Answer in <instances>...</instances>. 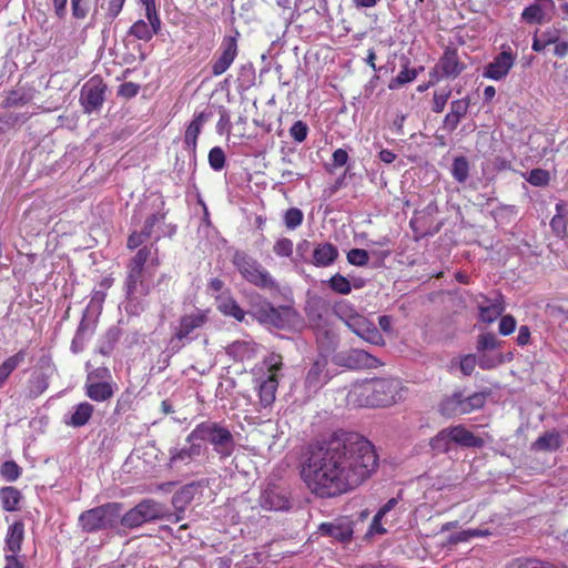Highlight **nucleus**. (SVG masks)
<instances>
[{"label":"nucleus","instance_id":"1","mask_svg":"<svg viewBox=\"0 0 568 568\" xmlns=\"http://www.w3.org/2000/svg\"><path fill=\"white\" fill-rule=\"evenodd\" d=\"M378 467V456L371 442L348 434L308 450L301 466V478L321 498H332L354 490Z\"/></svg>","mask_w":568,"mask_h":568},{"label":"nucleus","instance_id":"2","mask_svg":"<svg viewBox=\"0 0 568 568\" xmlns=\"http://www.w3.org/2000/svg\"><path fill=\"white\" fill-rule=\"evenodd\" d=\"M160 265V250L155 243L141 246L126 264L124 287L128 297H132L136 293L149 295L150 281L153 276L151 268L156 270Z\"/></svg>","mask_w":568,"mask_h":568},{"label":"nucleus","instance_id":"3","mask_svg":"<svg viewBox=\"0 0 568 568\" xmlns=\"http://www.w3.org/2000/svg\"><path fill=\"white\" fill-rule=\"evenodd\" d=\"M404 389L398 378H377L355 387L356 403L366 407H387L402 398Z\"/></svg>","mask_w":568,"mask_h":568},{"label":"nucleus","instance_id":"4","mask_svg":"<svg viewBox=\"0 0 568 568\" xmlns=\"http://www.w3.org/2000/svg\"><path fill=\"white\" fill-rule=\"evenodd\" d=\"M192 440L210 443L221 459L229 458L235 449L231 430L217 422L205 420L197 424L185 438V442Z\"/></svg>","mask_w":568,"mask_h":568},{"label":"nucleus","instance_id":"5","mask_svg":"<svg viewBox=\"0 0 568 568\" xmlns=\"http://www.w3.org/2000/svg\"><path fill=\"white\" fill-rule=\"evenodd\" d=\"M263 365L266 368V375L254 381L258 410L271 408L276 399L280 376L283 369V357L280 354L272 353L264 358Z\"/></svg>","mask_w":568,"mask_h":568},{"label":"nucleus","instance_id":"6","mask_svg":"<svg viewBox=\"0 0 568 568\" xmlns=\"http://www.w3.org/2000/svg\"><path fill=\"white\" fill-rule=\"evenodd\" d=\"M304 312L310 327L316 335V341L322 346L331 345L335 339L329 320V304L323 297L313 296L306 301Z\"/></svg>","mask_w":568,"mask_h":568},{"label":"nucleus","instance_id":"7","mask_svg":"<svg viewBox=\"0 0 568 568\" xmlns=\"http://www.w3.org/2000/svg\"><path fill=\"white\" fill-rule=\"evenodd\" d=\"M334 313L357 336L373 345H384L385 341L378 328L365 316L356 313L346 303L336 304Z\"/></svg>","mask_w":568,"mask_h":568},{"label":"nucleus","instance_id":"8","mask_svg":"<svg viewBox=\"0 0 568 568\" xmlns=\"http://www.w3.org/2000/svg\"><path fill=\"white\" fill-rule=\"evenodd\" d=\"M121 511V503H106L81 513L79 525L85 532L112 529L119 523Z\"/></svg>","mask_w":568,"mask_h":568},{"label":"nucleus","instance_id":"9","mask_svg":"<svg viewBox=\"0 0 568 568\" xmlns=\"http://www.w3.org/2000/svg\"><path fill=\"white\" fill-rule=\"evenodd\" d=\"M232 264L241 276L250 284L260 288H275L276 282L267 270L256 258L244 251H235Z\"/></svg>","mask_w":568,"mask_h":568},{"label":"nucleus","instance_id":"10","mask_svg":"<svg viewBox=\"0 0 568 568\" xmlns=\"http://www.w3.org/2000/svg\"><path fill=\"white\" fill-rule=\"evenodd\" d=\"M209 314L210 310L195 308L193 312L182 315L170 338L172 349L180 351L185 342L190 341V335L207 323Z\"/></svg>","mask_w":568,"mask_h":568},{"label":"nucleus","instance_id":"11","mask_svg":"<svg viewBox=\"0 0 568 568\" xmlns=\"http://www.w3.org/2000/svg\"><path fill=\"white\" fill-rule=\"evenodd\" d=\"M239 37L240 32L234 34H225L221 44L214 53L211 62V73L213 77H220L225 73L239 55Z\"/></svg>","mask_w":568,"mask_h":568},{"label":"nucleus","instance_id":"12","mask_svg":"<svg viewBox=\"0 0 568 568\" xmlns=\"http://www.w3.org/2000/svg\"><path fill=\"white\" fill-rule=\"evenodd\" d=\"M108 85L100 75L91 77L82 87L80 93V104L84 113L99 111L104 101Z\"/></svg>","mask_w":568,"mask_h":568},{"label":"nucleus","instance_id":"13","mask_svg":"<svg viewBox=\"0 0 568 568\" xmlns=\"http://www.w3.org/2000/svg\"><path fill=\"white\" fill-rule=\"evenodd\" d=\"M466 69V64L459 59L457 49L454 47H446L438 63L429 72L430 78L435 81L440 79H456Z\"/></svg>","mask_w":568,"mask_h":568},{"label":"nucleus","instance_id":"14","mask_svg":"<svg viewBox=\"0 0 568 568\" xmlns=\"http://www.w3.org/2000/svg\"><path fill=\"white\" fill-rule=\"evenodd\" d=\"M517 54L508 44L501 45V51L485 65L483 77L494 81L504 80L514 68Z\"/></svg>","mask_w":568,"mask_h":568},{"label":"nucleus","instance_id":"15","mask_svg":"<svg viewBox=\"0 0 568 568\" xmlns=\"http://www.w3.org/2000/svg\"><path fill=\"white\" fill-rule=\"evenodd\" d=\"M189 445L184 447H173L169 450V460L168 466L173 468H180L182 466H187L196 458H199L205 447L197 440L186 442Z\"/></svg>","mask_w":568,"mask_h":568},{"label":"nucleus","instance_id":"16","mask_svg":"<svg viewBox=\"0 0 568 568\" xmlns=\"http://www.w3.org/2000/svg\"><path fill=\"white\" fill-rule=\"evenodd\" d=\"M261 506L267 510H285L290 508V499L284 489L270 485L262 493Z\"/></svg>","mask_w":568,"mask_h":568},{"label":"nucleus","instance_id":"17","mask_svg":"<svg viewBox=\"0 0 568 568\" xmlns=\"http://www.w3.org/2000/svg\"><path fill=\"white\" fill-rule=\"evenodd\" d=\"M50 374L41 366L31 373L24 386V397L27 399H36L40 397L49 388Z\"/></svg>","mask_w":568,"mask_h":568},{"label":"nucleus","instance_id":"18","mask_svg":"<svg viewBox=\"0 0 568 568\" xmlns=\"http://www.w3.org/2000/svg\"><path fill=\"white\" fill-rule=\"evenodd\" d=\"M344 364L352 369L377 368L383 363L364 349L353 348L344 356Z\"/></svg>","mask_w":568,"mask_h":568},{"label":"nucleus","instance_id":"19","mask_svg":"<svg viewBox=\"0 0 568 568\" xmlns=\"http://www.w3.org/2000/svg\"><path fill=\"white\" fill-rule=\"evenodd\" d=\"M483 302L479 304V318L485 323L495 322L505 311V301L501 294H498L495 298H488L481 295Z\"/></svg>","mask_w":568,"mask_h":568},{"label":"nucleus","instance_id":"20","mask_svg":"<svg viewBox=\"0 0 568 568\" xmlns=\"http://www.w3.org/2000/svg\"><path fill=\"white\" fill-rule=\"evenodd\" d=\"M450 440L453 444L465 448H481L485 444L484 439L464 425L449 426Z\"/></svg>","mask_w":568,"mask_h":568},{"label":"nucleus","instance_id":"21","mask_svg":"<svg viewBox=\"0 0 568 568\" xmlns=\"http://www.w3.org/2000/svg\"><path fill=\"white\" fill-rule=\"evenodd\" d=\"M554 0H535L521 12V19L528 24H540L547 11L555 10Z\"/></svg>","mask_w":568,"mask_h":568},{"label":"nucleus","instance_id":"22","mask_svg":"<svg viewBox=\"0 0 568 568\" xmlns=\"http://www.w3.org/2000/svg\"><path fill=\"white\" fill-rule=\"evenodd\" d=\"M212 116V112L210 111H201L194 114L193 120L187 125L184 133V143L189 150L193 153L196 151L197 146V138L202 132L203 125Z\"/></svg>","mask_w":568,"mask_h":568},{"label":"nucleus","instance_id":"23","mask_svg":"<svg viewBox=\"0 0 568 568\" xmlns=\"http://www.w3.org/2000/svg\"><path fill=\"white\" fill-rule=\"evenodd\" d=\"M24 539V524L22 521H14L9 526L6 535V555H14L21 551L22 542Z\"/></svg>","mask_w":568,"mask_h":568},{"label":"nucleus","instance_id":"24","mask_svg":"<svg viewBox=\"0 0 568 568\" xmlns=\"http://www.w3.org/2000/svg\"><path fill=\"white\" fill-rule=\"evenodd\" d=\"M564 444L559 432L550 430L539 436L530 446L532 452L552 453L558 450Z\"/></svg>","mask_w":568,"mask_h":568},{"label":"nucleus","instance_id":"25","mask_svg":"<svg viewBox=\"0 0 568 568\" xmlns=\"http://www.w3.org/2000/svg\"><path fill=\"white\" fill-rule=\"evenodd\" d=\"M85 395L94 402H105L114 394V385L111 382H85Z\"/></svg>","mask_w":568,"mask_h":568},{"label":"nucleus","instance_id":"26","mask_svg":"<svg viewBox=\"0 0 568 568\" xmlns=\"http://www.w3.org/2000/svg\"><path fill=\"white\" fill-rule=\"evenodd\" d=\"M338 257V250L332 243H321L313 251V264L317 267H326Z\"/></svg>","mask_w":568,"mask_h":568},{"label":"nucleus","instance_id":"27","mask_svg":"<svg viewBox=\"0 0 568 568\" xmlns=\"http://www.w3.org/2000/svg\"><path fill=\"white\" fill-rule=\"evenodd\" d=\"M217 310L225 316L235 318L237 322H243L245 318L244 310L239 303L230 295L223 294L215 297Z\"/></svg>","mask_w":568,"mask_h":568},{"label":"nucleus","instance_id":"28","mask_svg":"<svg viewBox=\"0 0 568 568\" xmlns=\"http://www.w3.org/2000/svg\"><path fill=\"white\" fill-rule=\"evenodd\" d=\"M320 530L323 535H327L341 541L351 539L353 535V528L351 524L344 520L324 523L320 526Z\"/></svg>","mask_w":568,"mask_h":568},{"label":"nucleus","instance_id":"29","mask_svg":"<svg viewBox=\"0 0 568 568\" xmlns=\"http://www.w3.org/2000/svg\"><path fill=\"white\" fill-rule=\"evenodd\" d=\"M94 412L92 404L80 403L73 407V412L65 418V424L72 427H82L89 423Z\"/></svg>","mask_w":568,"mask_h":568},{"label":"nucleus","instance_id":"30","mask_svg":"<svg viewBox=\"0 0 568 568\" xmlns=\"http://www.w3.org/2000/svg\"><path fill=\"white\" fill-rule=\"evenodd\" d=\"M439 410L447 417L464 415V394L455 392L453 395L445 397L439 404Z\"/></svg>","mask_w":568,"mask_h":568},{"label":"nucleus","instance_id":"31","mask_svg":"<svg viewBox=\"0 0 568 568\" xmlns=\"http://www.w3.org/2000/svg\"><path fill=\"white\" fill-rule=\"evenodd\" d=\"M22 499L21 491L13 486H6L0 488V503L3 510L13 513L19 509V504Z\"/></svg>","mask_w":568,"mask_h":568},{"label":"nucleus","instance_id":"32","mask_svg":"<svg viewBox=\"0 0 568 568\" xmlns=\"http://www.w3.org/2000/svg\"><path fill=\"white\" fill-rule=\"evenodd\" d=\"M145 523L153 521L163 517V507L153 499H143L134 506Z\"/></svg>","mask_w":568,"mask_h":568},{"label":"nucleus","instance_id":"33","mask_svg":"<svg viewBox=\"0 0 568 568\" xmlns=\"http://www.w3.org/2000/svg\"><path fill=\"white\" fill-rule=\"evenodd\" d=\"M26 351L20 349L2 362L0 365V388L6 384L12 372L26 361Z\"/></svg>","mask_w":568,"mask_h":568},{"label":"nucleus","instance_id":"34","mask_svg":"<svg viewBox=\"0 0 568 568\" xmlns=\"http://www.w3.org/2000/svg\"><path fill=\"white\" fill-rule=\"evenodd\" d=\"M327 361L325 358L316 359L307 372L305 383L308 387H318L326 383Z\"/></svg>","mask_w":568,"mask_h":568},{"label":"nucleus","instance_id":"35","mask_svg":"<svg viewBox=\"0 0 568 568\" xmlns=\"http://www.w3.org/2000/svg\"><path fill=\"white\" fill-rule=\"evenodd\" d=\"M271 316L268 317L267 325H272L276 328H283L291 322V317L294 314L293 308L288 306H278L268 308Z\"/></svg>","mask_w":568,"mask_h":568},{"label":"nucleus","instance_id":"36","mask_svg":"<svg viewBox=\"0 0 568 568\" xmlns=\"http://www.w3.org/2000/svg\"><path fill=\"white\" fill-rule=\"evenodd\" d=\"M453 442L450 440V434L448 427L438 432L430 440L429 446L433 452L447 453L450 450Z\"/></svg>","mask_w":568,"mask_h":568},{"label":"nucleus","instance_id":"37","mask_svg":"<svg viewBox=\"0 0 568 568\" xmlns=\"http://www.w3.org/2000/svg\"><path fill=\"white\" fill-rule=\"evenodd\" d=\"M450 172L458 183H465L469 176V162L467 158L463 155L455 158Z\"/></svg>","mask_w":568,"mask_h":568},{"label":"nucleus","instance_id":"38","mask_svg":"<svg viewBox=\"0 0 568 568\" xmlns=\"http://www.w3.org/2000/svg\"><path fill=\"white\" fill-rule=\"evenodd\" d=\"M489 394H490V392L487 390V392H477L467 397L464 396V415L483 408L486 403V398Z\"/></svg>","mask_w":568,"mask_h":568},{"label":"nucleus","instance_id":"39","mask_svg":"<svg viewBox=\"0 0 568 568\" xmlns=\"http://www.w3.org/2000/svg\"><path fill=\"white\" fill-rule=\"evenodd\" d=\"M253 347L251 343L244 341H236L229 346V354L236 357L239 361L250 359L253 356Z\"/></svg>","mask_w":568,"mask_h":568},{"label":"nucleus","instance_id":"40","mask_svg":"<svg viewBox=\"0 0 568 568\" xmlns=\"http://www.w3.org/2000/svg\"><path fill=\"white\" fill-rule=\"evenodd\" d=\"M417 77V71L415 69H409L407 67L403 68L395 78H393L388 84L390 90L399 89L400 87L413 82Z\"/></svg>","mask_w":568,"mask_h":568},{"label":"nucleus","instance_id":"41","mask_svg":"<svg viewBox=\"0 0 568 568\" xmlns=\"http://www.w3.org/2000/svg\"><path fill=\"white\" fill-rule=\"evenodd\" d=\"M129 36L134 37L138 40H142L144 42H149L152 40L153 34L149 29V24L146 21L140 19L135 21L128 31Z\"/></svg>","mask_w":568,"mask_h":568},{"label":"nucleus","instance_id":"42","mask_svg":"<svg viewBox=\"0 0 568 568\" xmlns=\"http://www.w3.org/2000/svg\"><path fill=\"white\" fill-rule=\"evenodd\" d=\"M304 214L298 207H290L283 215V222L286 229L295 230L302 225Z\"/></svg>","mask_w":568,"mask_h":568},{"label":"nucleus","instance_id":"43","mask_svg":"<svg viewBox=\"0 0 568 568\" xmlns=\"http://www.w3.org/2000/svg\"><path fill=\"white\" fill-rule=\"evenodd\" d=\"M564 203L556 204V214L550 221V227L552 232L557 235L566 234L567 232V221L562 214L564 212Z\"/></svg>","mask_w":568,"mask_h":568},{"label":"nucleus","instance_id":"44","mask_svg":"<svg viewBox=\"0 0 568 568\" xmlns=\"http://www.w3.org/2000/svg\"><path fill=\"white\" fill-rule=\"evenodd\" d=\"M526 181L532 186H547L550 182V174L544 169H532L526 176Z\"/></svg>","mask_w":568,"mask_h":568},{"label":"nucleus","instance_id":"45","mask_svg":"<svg viewBox=\"0 0 568 568\" xmlns=\"http://www.w3.org/2000/svg\"><path fill=\"white\" fill-rule=\"evenodd\" d=\"M328 286L338 294H349L352 292L351 282L342 274L336 273L328 280Z\"/></svg>","mask_w":568,"mask_h":568},{"label":"nucleus","instance_id":"46","mask_svg":"<svg viewBox=\"0 0 568 568\" xmlns=\"http://www.w3.org/2000/svg\"><path fill=\"white\" fill-rule=\"evenodd\" d=\"M126 0H104L101 8L104 10V19L112 22L122 11Z\"/></svg>","mask_w":568,"mask_h":568},{"label":"nucleus","instance_id":"47","mask_svg":"<svg viewBox=\"0 0 568 568\" xmlns=\"http://www.w3.org/2000/svg\"><path fill=\"white\" fill-rule=\"evenodd\" d=\"M487 534H488L487 531H483L480 529L462 530L459 532L450 535L447 538L446 544L447 545H457L459 542H465V541L470 540L471 538L485 536Z\"/></svg>","mask_w":568,"mask_h":568},{"label":"nucleus","instance_id":"48","mask_svg":"<svg viewBox=\"0 0 568 568\" xmlns=\"http://www.w3.org/2000/svg\"><path fill=\"white\" fill-rule=\"evenodd\" d=\"M119 521L123 527L129 529L138 528L145 524L135 507L128 510L123 516L120 515Z\"/></svg>","mask_w":568,"mask_h":568},{"label":"nucleus","instance_id":"49","mask_svg":"<svg viewBox=\"0 0 568 568\" xmlns=\"http://www.w3.org/2000/svg\"><path fill=\"white\" fill-rule=\"evenodd\" d=\"M450 95L452 90L449 88H444L438 91H435L433 95L432 111L435 113H442L445 110V106Z\"/></svg>","mask_w":568,"mask_h":568},{"label":"nucleus","instance_id":"50","mask_svg":"<svg viewBox=\"0 0 568 568\" xmlns=\"http://www.w3.org/2000/svg\"><path fill=\"white\" fill-rule=\"evenodd\" d=\"M21 473V467L14 460H7L0 467V474L7 481H16Z\"/></svg>","mask_w":568,"mask_h":568},{"label":"nucleus","instance_id":"51","mask_svg":"<svg viewBox=\"0 0 568 568\" xmlns=\"http://www.w3.org/2000/svg\"><path fill=\"white\" fill-rule=\"evenodd\" d=\"M226 158L221 146H214L209 152V164L214 171H221L225 166Z\"/></svg>","mask_w":568,"mask_h":568},{"label":"nucleus","instance_id":"52","mask_svg":"<svg viewBox=\"0 0 568 568\" xmlns=\"http://www.w3.org/2000/svg\"><path fill=\"white\" fill-rule=\"evenodd\" d=\"M500 346V341L497 339L494 333H484L478 336L477 351L484 352L488 349H495Z\"/></svg>","mask_w":568,"mask_h":568},{"label":"nucleus","instance_id":"53","mask_svg":"<svg viewBox=\"0 0 568 568\" xmlns=\"http://www.w3.org/2000/svg\"><path fill=\"white\" fill-rule=\"evenodd\" d=\"M347 261L354 266H366L369 261V255L366 250L352 248L347 252Z\"/></svg>","mask_w":568,"mask_h":568},{"label":"nucleus","instance_id":"54","mask_svg":"<svg viewBox=\"0 0 568 568\" xmlns=\"http://www.w3.org/2000/svg\"><path fill=\"white\" fill-rule=\"evenodd\" d=\"M290 136L297 143H302L306 140L307 133H308V126L307 124L302 121L297 120L295 121L292 126L290 128Z\"/></svg>","mask_w":568,"mask_h":568},{"label":"nucleus","instance_id":"55","mask_svg":"<svg viewBox=\"0 0 568 568\" xmlns=\"http://www.w3.org/2000/svg\"><path fill=\"white\" fill-rule=\"evenodd\" d=\"M273 252L280 257H291L293 254V242L287 237L278 239L273 245Z\"/></svg>","mask_w":568,"mask_h":568},{"label":"nucleus","instance_id":"56","mask_svg":"<svg viewBox=\"0 0 568 568\" xmlns=\"http://www.w3.org/2000/svg\"><path fill=\"white\" fill-rule=\"evenodd\" d=\"M71 10L74 19H85L90 11L89 0H71Z\"/></svg>","mask_w":568,"mask_h":568},{"label":"nucleus","instance_id":"57","mask_svg":"<svg viewBox=\"0 0 568 568\" xmlns=\"http://www.w3.org/2000/svg\"><path fill=\"white\" fill-rule=\"evenodd\" d=\"M470 101L468 98L457 99L450 103V113L459 119H464L468 112Z\"/></svg>","mask_w":568,"mask_h":568},{"label":"nucleus","instance_id":"58","mask_svg":"<svg viewBox=\"0 0 568 568\" xmlns=\"http://www.w3.org/2000/svg\"><path fill=\"white\" fill-rule=\"evenodd\" d=\"M112 378L108 367H98L88 372L85 382H110Z\"/></svg>","mask_w":568,"mask_h":568},{"label":"nucleus","instance_id":"59","mask_svg":"<svg viewBox=\"0 0 568 568\" xmlns=\"http://www.w3.org/2000/svg\"><path fill=\"white\" fill-rule=\"evenodd\" d=\"M164 219H165V213H162V212H158V213H154V214H151L150 216H148L145 219L144 225L142 227L144 235H148L150 237L153 233L154 226L156 224L163 222Z\"/></svg>","mask_w":568,"mask_h":568},{"label":"nucleus","instance_id":"60","mask_svg":"<svg viewBox=\"0 0 568 568\" xmlns=\"http://www.w3.org/2000/svg\"><path fill=\"white\" fill-rule=\"evenodd\" d=\"M268 308H273V305L267 301H263L254 307L253 314L258 322L263 324L267 323L268 317L271 316Z\"/></svg>","mask_w":568,"mask_h":568},{"label":"nucleus","instance_id":"61","mask_svg":"<svg viewBox=\"0 0 568 568\" xmlns=\"http://www.w3.org/2000/svg\"><path fill=\"white\" fill-rule=\"evenodd\" d=\"M477 358L473 354L464 355L459 361V368L465 376H469L475 371Z\"/></svg>","mask_w":568,"mask_h":568},{"label":"nucleus","instance_id":"62","mask_svg":"<svg viewBox=\"0 0 568 568\" xmlns=\"http://www.w3.org/2000/svg\"><path fill=\"white\" fill-rule=\"evenodd\" d=\"M516 320L513 315H504L501 316L500 318V322H499V333L504 336H508L510 335L511 333H514L515 328H516Z\"/></svg>","mask_w":568,"mask_h":568},{"label":"nucleus","instance_id":"63","mask_svg":"<svg viewBox=\"0 0 568 568\" xmlns=\"http://www.w3.org/2000/svg\"><path fill=\"white\" fill-rule=\"evenodd\" d=\"M139 91L140 85L138 83L124 82L121 85H119L118 95L125 99H132L135 95H138Z\"/></svg>","mask_w":568,"mask_h":568},{"label":"nucleus","instance_id":"64","mask_svg":"<svg viewBox=\"0 0 568 568\" xmlns=\"http://www.w3.org/2000/svg\"><path fill=\"white\" fill-rule=\"evenodd\" d=\"M149 239L148 235H144V232L141 230L140 232L133 231L130 233L126 247L131 251L135 248H140V246Z\"/></svg>","mask_w":568,"mask_h":568}]
</instances>
